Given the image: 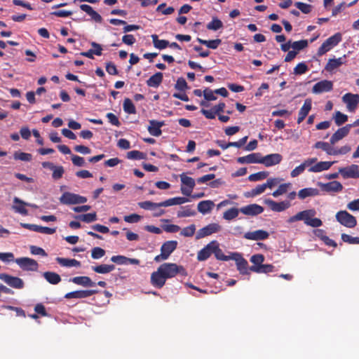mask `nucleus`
Returning a JSON list of instances; mask_svg holds the SVG:
<instances>
[{"label": "nucleus", "mask_w": 359, "mask_h": 359, "mask_svg": "<svg viewBox=\"0 0 359 359\" xmlns=\"http://www.w3.org/2000/svg\"><path fill=\"white\" fill-rule=\"evenodd\" d=\"M187 276V272L183 266L175 263H163L159 266L157 271L151 275V283L157 288H161L165 284L168 278H172L177 275Z\"/></svg>", "instance_id": "1"}, {"label": "nucleus", "mask_w": 359, "mask_h": 359, "mask_svg": "<svg viewBox=\"0 0 359 359\" xmlns=\"http://www.w3.org/2000/svg\"><path fill=\"white\" fill-rule=\"evenodd\" d=\"M316 212L313 209L303 210L290 217L287 222L289 223H293L297 221L302 220L307 226L319 227L322 226L323 222L319 218L313 217L316 215Z\"/></svg>", "instance_id": "2"}, {"label": "nucleus", "mask_w": 359, "mask_h": 359, "mask_svg": "<svg viewBox=\"0 0 359 359\" xmlns=\"http://www.w3.org/2000/svg\"><path fill=\"white\" fill-rule=\"evenodd\" d=\"M342 40V35L341 33L337 32L334 35L327 39L322 45L318 48L317 55L322 56L327 52L330 50L332 48L336 46Z\"/></svg>", "instance_id": "3"}, {"label": "nucleus", "mask_w": 359, "mask_h": 359, "mask_svg": "<svg viewBox=\"0 0 359 359\" xmlns=\"http://www.w3.org/2000/svg\"><path fill=\"white\" fill-rule=\"evenodd\" d=\"M177 244V241H168L163 243L161 247V254L155 257L154 261L159 262L167 259L172 252L175 250Z\"/></svg>", "instance_id": "4"}, {"label": "nucleus", "mask_w": 359, "mask_h": 359, "mask_svg": "<svg viewBox=\"0 0 359 359\" xmlns=\"http://www.w3.org/2000/svg\"><path fill=\"white\" fill-rule=\"evenodd\" d=\"M335 217L337 221L346 227L353 228L357 225V220L355 217L346 210H340L337 212Z\"/></svg>", "instance_id": "5"}, {"label": "nucleus", "mask_w": 359, "mask_h": 359, "mask_svg": "<svg viewBox=\"0 0 359 359\" xmlns=\"http://www.w3.org/2000/svg\"><path fill=\"white\" fill-rule=\"evenodd\" d=\"M87 201V198L71 192H65L60 198V202L65 205H74L84 203Z\"/></svg>", "instance_id": "6"}, {"label": "nucleus", "mask_w": 359, "mask_h": 359, "mask_svg": "<svg viewBox=\"0 0 359 359\" xmlns=\"http://www.w3.org/2000/svg\"><path fill=\"white\" fill-rule=\"evenodd\" d=\"M15 262L24 271H36L39 268L37 262L29 257L18 258L15 259Z\"/></svg>", "instance_id": "7"}, {"label": "nucleus", "mask_w": 359, "mask_h": 359, "mask_svg": "<svg viewBox=\"0 0 359 359\" xmlns=\"http://www.w3.org/2000/svg\"><path fill=\"white\" fill-rule=\"evenodd\" d=\"M232 260H234L236 264L237 269L242 275L249 274L250 267L245 259L238 252H233Z\"/></svg>", "instance_id": "8"}, {"label": "nucleus", "mask_w": 359, "mask_h": 359, "mask_svg": "<svg viewBox=\"0 0 359 359\" xmlns=\"http://www.w3.org/2000/svg\"><path fill=\"white\" fill-rule=\"evenodd\" d=\"M0 279L8 285L10 287L15 289H22L24 287L23 280L15 276H12L6 273H1Z\"/></svg>", "instance_id": "9"}, {"label": "nucleus", "mask_w": 359, "mask_h": 359, "mask_svg": "<svg viewBox=\"0 0 359 359\" xmlns=\"http://www.w3.org/2000/svg\"><path fill=\"white\" fill-rule=\"evenodd\" d=\"M221 226L217 223L210 224L202 229H199L197 232L196 238H202L212 233H217L220 231Z\"/></svg>", "instance_id": "10"}, {"label": "nucleus", "mask_w": 359, "mask_h": 359, "mask_svg": "<svg viewBox=\"0 0 359 359\" xmlns=\"http://www.w3.org/2000/svg\"><path fill=\"white\" fill-rule=\"evenodd\" d=\"M282 156L279 154H271L262 156L260 154L259 163L264 164L266 167L277 165L282 161Z\"/></svg>", "instance_id": "11"}, {"label": "nucleus", "mask_w": 359, "mask_h": 359, "mask_svg": "<svg viewBox=\"0 0 359 359\" xmlns=\"http://www.w3.org/2000/svg\"><path fill=\"white\" fill-rule=\"evenodd\" d=\"M333 88V83L331 81L323 80L316 83L312 88V92L315 94H320L325 92H330Z\"/></svg>", "instance_id": "12"}, {"label": "nucleus", "mask_w": 359, "mask_h": 359, "mask_svg": "<svg viewBox=\"0 0 359 359\" xmlns=\"http://www.w3.org/2000/svg\"><path fill=\"white\" fill-rule=\"evenodd\" d=\"M240 212L248 216H256L264 212V208L258 204L253 203L240 208Z\"/></svg>", "instance_id": "13"}, {"label": "nucleus", "mask_w": 359, "mask_h": 359, "mask_svg": "<svg viewBox=\"0 0 359 359\" xmlns=\"http://www.w3.org/2000/svg\"><path fill=\"white\" fill-rule=\"evenodd\" d=\"M264 203L274 212H282L287 209L290 205V203L287 201L281 202H276L271 199H266Z\"/></svg>", "instance_id": "14"}, {"label": "nucleus", "mask_w": 359, "mask_h": 359, "mask_svg": "<svg viewBox=\"0 0 359 359\" xmlns=\"http://www.w3.org/2000/svg\"><path fill=\"white\" fill-rule=\"evenodd\" d=\"M342 100L346 104L348 111H353L359 103V95L348 93L343 96Z\"/></svg>", "instance_id": "15"}, {"label": "nucleus", "mask_w": 359, "mask_h": 359, "mask_svg": "<svg viewBox=\"0 0 359 359\" xmlns=\"http://www.w3.org/2000/svg\"><path fill=\"white\" fill-rule=\"evenodd\" d=\"M269 233L264 230H257L255 231H249L244 234V238L252 241H262L269 238Z\"/></svg>", "instance_id": "16"}, {"label": "nucleus", "mask_w": 359, "mask_h": 359, "mask_svg": "<svg viewBox=\"0 0 359 359\" xmlns=\"http://www.w3.org/2000/svg\"><path fill=\"white\" fill-rule=\"evenodd\" d=\"M215 241H212L201 249L197 255V259L198 261H205L208 259L212 254H213L214 245Z\"/></svg>", "instance_id": "17"}, {"label": "nucleus", "mask_w": 359, "mask_h": 359, "mask_svg": "<svg viewBox=\"0 0 359 359\" xmlns=\"http://www.w3.org/2000/svg\"><path fill=\"white\" fill-rule=\"evenodd\" d=\"M339 171L344 178H358L359 166L353 164L349 167L340 168Z\"/></svg>", "instance_id": "18"}, {"label": "nucleus", "mask_w": 359, "mask_h": 359, "mask_svg": "<svg viewBox=\"0 0 359 359\" xmlns=\"http://www.w3.org/2000/svg\"><path fill=\"white\" fill-rule=\"evenodd\" d=\"M319 186L322 190L328 193L340 192L343 189L342 184L338 181H332L325 184L319 183Z\"/></svg>", "instance_id": "19"}, {"label": "nucleus", "mask_w": 359, "mask_h": 359, "mask_svg": "<svg viewBox=\"0 0 359 359\" xmlns=\"http://www.w3.org/2000/svg\"><path fill=\"white\" fill-rule=\"evenodd\" d=\"M96 293V290H76L67 293L65 295L66 299H83L90 297Z\"/></svg>", "instance_id": "20"}, {"label": "nucleus", "mask_w": 359, "mask_h": 359, "mask_svg": "<svg viewBox=\"0 0 359 359\" xmlns=\"http://www.w3.org/2000/svg\"><path fill=\"white\" fill-rule=\"evenodd\" d=\"M312 101L311 99L305 100L303 106L298 113L297 123H301L309 114L311 109Z\"/></svg>", "instance_id": "21"}, {"label": "nucleus", "mask_w": 359, "mask_h": 359, "mask_svg": "<svg viewBox=\"0 0 359 359\" xmlns=\"http://www.w3.org/2000/svg\"><path fill=\"white\" fill-rule=\"evenodd\" d=\"M27 203L21 200L18 197H14L13 205L12 209L17 213H20L22 215H27L28 210L26 209Z\"/></svg>", "instance_id": "22"}, {"label": "nucleus", "mask_w": 359, "mask_h": 359, "mask_svg": "<svg viewBox=\"0 0 359 359\" xmlns=\"http://www.w3.org/2000/svg\"><path fill=\"white\" fill-rule=\"evenodd\" d=\"M164 125L163 121H158L156 120L149 121V126H148V131L150 135L158 137L162 134L161 128Z\"/></svg>", "instance_id": "23"}, {"label": "nucleus", "mask_w": 359, "mask_h": 359, "mask_svg": "<svg viewBox=\"0 0 359 359\" xmlns=\"http://www.w3.org/2000/svg\"><path fill=\"white\" fill-rule=\"evenodd\" d=\"M350 131V126H344L342 128H339L331 137L330 138V144H334L338 141L343 139L346 137Z\"/></svg>", "instance_id": "24"}, {"label": "nucleus", "mask_w": 359, "mask_h": 359, "mask_svg": "<svg viewBox=\"0 0 359 359\" xmlns=\"http://www.w3.org/2000/svg\"><path fill=\"white\" fill-rule=\"evenodd\" d=\"M334 163V161H320L316 163L313 166L310 167L308 169V171L310 172H320L324 170H327L330 168V167Z\"/></svg>", "instance_id": "25"}, {"label": "nucleus", "mask_w": 359, "mask_h": 359, "mask_svg": "<svg viewBox=\"0 0 359 359\" xmlns=\"http://www.w3.org/2000/svg\"><path fill=\"white\" fill-rule=\"evenodd\" d=\"M260 153H252L245 156L238 157L237 162L241 164L244 163H259Z\"/></svg>", "instance_id": "26"}, {"label": "nucleus", "mask_w": 359, "mask_h": 359, "mask_svg": "<svg viewBox=\"0 0 359 359\" xmlns=\"http://www.w3.org/2000/svg\"><path fill=\"white\" fill-rule=\"evenodd\" d=\"M70 281L84 287H94L96 285V283L93 282L88 276H76L70 279Z\"/></svg>", "instance_id": "27"}, {"label": "nucleus", "mask_w": 359, "mask_h": 359, "mask_svg": "<svg viewBox=\"0 0 359 359\" xmlns=\"http://www.w3.org/2000/svg\"><path fill=\"white\" fill-rule=\"evenodd\" d=\"M114 263H116L117 264H124V265H128V264H135L138 265L140 263V261L137 259L135 258H128L125 256H114Z\"/></svg>", "instance_id": "28"}, {"label": "nucleus", "mask_w": 359, "mask_h": 359, "mask_svg": "<svg viewBox=\"0 0 359 359\" xmlns=\"http://www.w3.org/2000/svg\"><path fill=\"white\" fill-rule=\"evenodd\" d=\"M189 201V199L185 197H175L169 198L165 201L159 203V205L162 207H168L175 205H182Z\"/></svg>", "instance_id": "29"}, {"label": "nucleus", "mask_w": 359, "mask_h": 359, "mask_svg": "<svg viewBox=\"0 0 359 359\" xmlns=\"http://www.w3.org/2000/svg\"><path fill=\"white\" fill-rule=\"evenodd\" d=\"M250 270L257 273H268L274 271V266L272 264H262L261 266H251Z\"/></svg>", "instance_id": "30"}, {"label": "nucleus", "mask_w": 359, "mask_h": 359, "mask_svg": "<svg viewBox=\"0 0 359 359\" xmlns=\"http://www.w3.org/2000/svg\"><path fill=\"white\" fill-rule=\"evenodd\" d=\"M215 203L212 201H202L198 204V210L201 213L205 215L210 212L214 208Z\"/></svg>", "instance_id": "31"}, {"label": "nucleus", "mask_w": 359, "mask_h": 359, "mask_svg": "<svg viewBox=\"0 0 359 359\" xmlns=\"http://www.w3.org/2000/svg\"><path fill=\"white\" fill-rule=\"evenodd\" d=\"M213 254L215 255L217 259L222 261L231 260V257H233V252L231 253V255L229 256L225 255L222 250L219 248V245L217 241H215V244L214 245Z\"/></svg>", "instance_id": "32"}, {"label": "nucleus", "mask_w": 359, "mask_h": 359, "mask_svg": "<svg viewBox=\"0 0 359 359\" xmlns=\"http://www.w3.org/2000/svg\"><path fill=\"white\" fill-rule=\"evenodd\" d=\"M319 195V190L316 188H304L299 191L298 196L300 199H305L309 196H316Z\"/></svg>", "instance_id": "33"}, {"label": "nucleus", "mask_w": 359, "mask_h": 359, "mask_svg": "<svg viewBox=\"0 0 359 359\" xmlns=\"http://www.w3.org/2000/svg\"><path fill=\"white\" fill-rule=\"evenodd\" d=\"M56 262L60 265H61L62 266H66V267H72V266L79 267L81 266V262L74 259H67V258H62V257H57Z\"/></svg>", "instance_id": "34"}, {"label": "nucleus", "mask_w": 359, "mask_h": 359, "mask_svg": "<svg viewBox=\"0 0 359 359\" xmlns=\"http://www.w3.org/2000/svg\"><path fill=\"white\" fill-rule=\"evenodd\" d=\"M163 77L161 72H156L147 81V84L149 87L156 88L162 83Z\"/></svg>", "instance_id": "35"}, {"label": "nucleus", "mask_w": 359, "mask_h": 359, "mask_svg": "<svg viewBox=\"0 0 359 359\" xmlns=\"http://www.w3.org/2000/svg\"><path fill=\"white\" fill-rule=\"evenodd\" d=\"M81 10L86 12L88 15H89L92 19L95 20L96 22H99L101 20V16L99 13H97L93 8L88 5V4H81L80 6Z\"/></svg>", "instance_id": "36"}, {"label": "nucleus", "mask_w": 359, "mask_h": 359, "mask_svg": "<svg viewBox=\"0 0 359 359\" xmlns=\"http://www.w3.org/2000/svg\"><path fill=\"white\" fill-rule=\"evenodd\" d=\"M43 276L52 285H57L61 281L60 275L55 272L46 271L43 273Z\"/></svg>", "instance_id": "37"}, {"label": "nucleus", "mask_w": 359, "mask_h": 359, "mask_svg": "<svg viewBox=\"0 0 359 359\" xmlns=\"http://www.w3.org/2000/svg\"><path fill=\"white\" fill-rule=\"evenodd\" d=\"M343 63V57L330 59L326 65L325 69L328 72H332L340 67Z\"/></svg>", "instance_id": "38"}, {"label": "nucleus", "mask_w": 359, "mask_h": 359, "mask_svg": "<svg viewBox=\"0 0 359 359\" xmlns=\"http://www.w3.org/2000/svg\"><path fill=\"white\" fill-rule=\"evenodd\" d=\"M314 147L316 148V149H323L328 155H333V156H334V154H335V149H334L332 147H331V145L329 143H327V142H321V141L317 142L315 144Z\"/></svg>", "instance_id": "39"}, {"label": "nucleus", "mask_w": 359, "mask_h": 359, "mask_svg": "<svg viewBox=\"0 0 359 359\" xmlns=\"http://www.w3.org/2000/svg\"><path fill=\"white\" fill-rule=\"evenodd\" d=\"M197 41L203 45L206 46L208 48L211 49H216L222 43V40L219 39L213 40H204L201 38H197Z\"/></svg>", "instance_id": "40"}, {"label": "nucleus", "mask_w": 359, "mask_h": 359, "mask_svg": "<svg viewBox=\"0 0 359 359\" xmlns=\"http://www.w3.org/2000/svg\"><path fill=\"white\" fill-rule=\"evenodd\" d=\"M152 42L156 48L162 50L167 48L169 45V41L164 39H159L156 34L151 35Z\"/></svg>", "instance_id": "41"}, {"label": "nucleus", "mask_w": 359, "mask_h": 359, "mask_svg": "<svg viewBox=\"0 0 359 359\" xmlns=\"http://www.w3.org/2000/svg\"><path fill=\"white\" fill-rule=\"evenodd\" d=\"M206 27L209 30L217 31L223 27V22L217 17H213Z\"/></svg>", "instance_id": "42"}, {"label": "nucleus", "mask_w": 359, "mask_h": 359, "mask_svg": "<svg viewBox=\"0 0 359 359\" xmlns=\"http://www.w3.org/2000/svg\"><path fill=\"white\" fill-rule=\"evenodd\" d=\"M123 110L126 113L129 114H136V109L132 100L129 98H126L123 104Z\"/></svg>", "instance_id": "43"}, {"label": "nucleus", "mask_w": 359, "mask_h": 359, "mask_svg": "<svg viewBox=\"0 0 359 359\" xmlns=\"http://www.w3.org/2000/svg\"><path fill=\"white\" fill-rule=\"evenodd\" d=\"M181 209V210L177 212V217L179 218L194 216L196 215V211L192 210L189 205L182 207Z\"/></svg>", "instance_id": "44"}, {"label": "nucleus", "mask_w": 359, "mask_h": 359, "mask_svg": "<svg viewBox=\"0 0 359 359\" xmlns=\"http://www.w3.org/2000/svg\"><path fill=\"white\" fill-rule=\"evenodd\" d=\"M240 209L231 208L226 210L223 214V218L226 220H231L238 217Z\"/></svg>", "instance_id": "45"}, {"label": "nucleus", "mask_w": 359, "mask_h": 359, "mask_svg": "<svg viewBox=\"0 0 359 359\" xmlns=\"http://www.w3.org/2000/svg\"><path fill=\"white\" fill-rule=\"evenodd\" d=\"M75 218L86 223H90L97 219V215L95 212L87 213L84 215H76L75 216Z\"/></svg>", "instance_id": "46"}, {"label": "nucleus", "mask_w": 359, "mask_h": 359, "mask_svg": "<svg viewBox=\"0 0 359 359\" xmlns=\"http://www.w3.org/2000/svg\"><path fill=\"white\" fill-rule=\"evenodd\" d=\"M269 175V172L266 171H261L254 174H251L248 177V180L250 182H257L262 180L266 179Z\"/></svg>", "instance_id": "47"}, {"label": "nucleus", "mask_w": 359, "mask_h": 359, "mask_svg": "<svg viewBox=\"0 0 359 359\" xmlns=\"http://www.w3.org/2000/svg\"><path fill=\"white\" fill-rule=\"evenodd\" d=\"M93 270L98 273H107L112 271V265L101 264L92 267Z\"/></svg>", "instance_id": "48"}, {"label": "nucleus", "mask_w": 359, "mask_h": 359, "mask_svg": "<svg viewBox=\"0 0 359 359\" xmlns=\"http://www.w3.org/2000/svg\"><path fill=\"white\" fill-rule=\"evenodd\" d=\"M126 156L128 159L133 160H141L144 159L146 158V155L143 152H141L137 150H133L128 151L126 154Z\"/></svg>", "instance_id": "49"}, {"label": "nucleus", "mask_w": 359, "mask_h": 359, "mask_svg": "<svg viewBox=\"0 0 359 359\" xmlns=\"http://www.w3.org/2000/svg\"><path fill=\"white\" fill-rule=\"evenodd\" d=\"M334 118L336 125L339 126L348 121V116L339 111H337L335 112Z\"/></svg>", "instance_id": "50"}, {"label": "nucleus", "mask_w": 359, "mask_h": 359, "mask_svg": "<svg viewBox=\"0 0 359 359\" xmlns=\"http://www.w3.org/2000/svg\"><path fill=\"white\" fill-rule=\"evenodd\" d=\"M180 179L182 184L184 185L185 187L191 189H194V187H195V181L192 177H188L183 173L180 175Z\"/></svg>", "instance_id": "51"}, {"label": "nucleus", "mask_w": 359, "mask_h": 359, "mask_svg": "<svg viewBox=\"0 0 359 359\" xmlns=\"http://www.w3.org/2000/svg\"><path fill=\"white\" fill-rule=\"evenodd\" d=\"M264 184L257 185L255 189H252L250 192L245 194V196H256L262 194L266 190Z\"/></svg>", "instance_id": "52"}, {"label": "nucleus", "mask_w": 359, "mask_h": 359, "mask_svg": "<svg viewBox=\"0 0 359 359\" xmlns=\"http://www.w3.org/2000/svg\"><path fill=\"white\" fill-rule=\"evenodd\" d=\"M13 157L15 160H20L22 161H30L32 160V154L21 151L15 152Z\"/></svg>", "instance_id": "53"}, {"label": "nucleus", "mask_w": 359, "mask_h": 359, "mask_svg": "<svg viewBox=\"0 0 359 359\" xmlns=\"http://www.w3.org/2000/svg\"><path fill=\"white\" fill-rule=\"evenodd\" d=\"M158 204H159V203H153V202L147 201L140 202L138 203V205L141 208L144 209V210H153L155 208L161 207Z\"/></svg>", "instance_id": "54"}, {"label": "nucleus", "mask_w": 359, "mask_h": 359, "mask_svg": "<svg viewBox=\"0 0 359 359\" xmlns=\"http://www.w3.org/2000/svg\"><path fill=\"white\" fill-rule=\"evenodd\" d=\"M309 70L308 66L304 62H300L294 68L295 75H302Z\"/></svg>", "instance_id": "55"}, {"label": "nucleus", "mask_w": 359, "mask_h": 359, "mask_svg": "<svg viewBox=\"0 0 359 359\" xmlns=\"http://www.w3.org/2000/svg\"><path fill=\"white\" fill-rule=\"evenodd\" d=\"M196 231V226L194 224H191L187 227H184L180 234L185 237H191L194 236Z\"/></svg>", "instance_id": "56"}, {"label": "nucleus", "mask_w": 359, "mask_h": 359, "mask_svg": "<svg viewBox=\"0 0 359 359\" xmlns=\"http://www.w3.org/2000/svg\"><path fill=\"white\" fill-rule=\"evenodd\" d=\"M294 6L304 14L309 13L312 9L311 5L303 2H296Z\"/></svg>", "instance_id": "57"}, {"label": "nucleus", "mask_w": 359, "mask_h": 359, "mask_svg": "<svg viewBox=\"0 0 359 359\" xmlns=\"http://www.w3.org/2000/svg\"><path fill=\"white\" fill-rule=\"evenodd\" d=\"M290 186V183H285L280 184L278 188L274 191L272 194L273 196L278 197L287 192L288 187Z\"/></svg>", "instance_id": "58"}, {"label": "nucleus", "mask_w": 359, "mask_h": 359, "mask_svg": "<svg viewBox=\"0 0 359 359\" xmlns=\"http://www.w3.org/2000/svg\"><path fill=\"white\" fill-rule=\"evenodd\" d=\"M341 240L349 244H359V237H353L346 233L341 234Z\"/></svg>", "instance_id": "59"}, {"label": "nucleus", "mask_w": 359, "mask_h": 359, "mask_svg": "<svg viewBox=\"0 0 359 359\" xmlns=\"http://www.w3.org/2000/svg\"><path fill=\"white\" fill-rule=\"evenodd\" d=\"M52 171H53L52 177L54 180H59V179L62 178V177L65 172L64 168L62 165H57V166L56 165Z\"/></svg>", "instance_id": "60"}, {"label": "nucleus", "mask_w": 359, "mask_h": 359, "mask_svg": "<svg viewBox=\"0 0 359 359\" xmlns=\"http://www.w3.org/2000/svg\"><path fill=\"white\" fill-rule=\"evenodd\" d=\"M105 255V250L100 247H95L92 249L91 257L95 259H100Z\"/></svg>", "instance_id": "61"}, {"label": "nucleus", "mask_w": 359, "mask_h": 359, "mask_svg": "<svg viewBox=\"0 0 359 359\" xmlns=\"http://www.w3.org/2000/svg\"><path fill=\"white\" fill-rule=\"evenodd\" d=\"M264 261V256L262 254H256L250 257V262L253 266H261Z\"/></svg>", "instance_id": "62"}, {"label": "nucleus", "mask_w": 359, "mask_h": 359, "mask_svg": "<svg viewBox=\"0 0 359 359\" xmlns=\"http://www.w3.org/2000/svg\"><path fill=\"white\" fill-rule=\"evenodd\" d=\"M308 46L307 40H300L292 43V48L297 51L301 50Z\"/></svg>", "instance_id": "63"}, {"label": "nucleus", "mask_w": 359, "mask_h": 359, "mask_svg": "<svg viewBox=\"0 0 359 359\" xmlns=\"http://www.w3.org/2000/svg\"><path fill=\"white\" fill-rule=\"evenodd\" d=\"M29 249L32 255H41L42 257H46L48 255L46 251L40 247L36 245H31Z\"/></svg>", "instance_id": "64"}]
</instances>
